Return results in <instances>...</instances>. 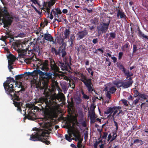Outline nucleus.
<instances>
[{
    "label": "nucleus",
    "instance_id": "1",
    "mask_svg": "<svg viewBox=\"0 0 148 148\" xmlns=\"http://www.w3.org/2000/svg\"><path fill=\"white\" fill-rule=\"evenodd\" d=\"M59 101L61 100L60 98H57L55 97L54 99H52V101L44 97H41L37 99L35 101L36 103H39L38 105L41 106L42 109L45 108V110L44 111V114L46 116H49L50 115V112L49 109L51 110L53 109L57 104L56 102V100Z\"/></svg>",
    "mask_w": 148,
    "mask_h": 148
},
{
    "label": "nucleus",
    "instance_id": "2",
    "mask_svg": "<svg viewBox=\"0 0 148 148\" xmlns=\"http://www.w3.org/2000/svg\"><path fill=\"white\" fill-rule=\"evenodd\" d=\"M37 129L36 133L34 134H32L30 136V140L33 141H40L44 143L46 145H48L50 142L43 138L46 137L47 139L49 136V131L46 130L42 129Z\"/></svg>",
    "mask_w": 148,
    "mask_h": 148
},
{
    "label": "nucleus",
    "instance_id": "3",
    "mask_svg": "<svg viewBox=\"0 0 148 148\" xmlns=\"http://www.w3.org/2000/svg\"><path fill=\"white\" fill-rule=\"evenodd\" d=\"M16 85V87L17 86L18 88H21L20 90L17 91L15 92L14 94H13L12 96H11L13 99V104L15 106L17 107V110L20 112H21L22 110L21 107L22 106L23 103L22 102H19L20 98L19 97V92H22V91H24L25 90V88L24 86L23 85L22 82H16L15 83Z\"/></svg>",
    "mask_w": 148,
    "mask_h": 148
},
{
    "label": "nucleus",
    "instance_id": "4",
    "mask_svg": "<svg viewBox=\"0 0 148 148\" xmlns=\"http://www.w3.org/2000/svg\"><path fill=\"white\" fill-rule=\"evenodd\" d=\"M17 51L18 53V56L21 58H23L25 56H28L30 57L25 58L24 60L25 62L27 64H30L33 61H34V56H35V53H34V51H37V50L34 48L32 49L28 50L27 53V49H18ZM38 52V51H37Z\"/></svg>",
    "mask_w": 148,
    "mask_h": 148
},
{
    "label": "nucleus",
    "instance_id": "5",
    "mask_svg": "<svg viewBox=\"0 0 148 148\" xmlns=\"http://www.w3.org/2000/svg\"><path fill=\"white\" fill-rule=\"evenodd\" d=\"M7 79L3 83V86L6 93L8 95H10L11 96H12L15 91V89L14 88L13 84H10V83L13 82L14 83L15 81L13 78L10 77H8Z\"/></svg>",
    "mask_w": 148,
    "mask_h": 148
},
{
    "label": "nucleus",
    "instance_id": "6",
    "mask_svg": "<svg viewBox=\"0 0 148 148\" xmlns=\"http://www.w3.org/2000/svg\"><path fill=\"white\" fill-rule=\"evenodd\" d=\"M10 16V14L7 10V8L4 6L3 8L0 6V18L3 20V22L5 21L10 25L14 18L13 16Z\"/></svg>",
    "mask_w": 148,
    "mask_h": 148
},
{
    "label": "nucleus",
    "instance_id": "7",
    "mask_svg": "<svg viewBox=\"0 0 148 148\" xmlns=\"http://www.w3.org/2000/svg\"><path fill=\"white\" fill-rule=\"evenodd\" d=\"M34 61H32V62H34L33 64L34 65H36L37 68L44 71H49V69L48 60H46L43 62L40 59L37 58L35 56L34 57Z\"/></svg>",
    "mask_w": 148,
    "mask_h": 148
},
{
    "label": "nucleus",
    "instance_id": "8",
    "mask_svg": "<svg viewBox=\"0 0 148 148\" xmlns=\"http://www.w3.org/2000/svg\"><path fill=\"white\" fill-rule=\"evenodd\" d=\"M80 80L82 82L87 88L88 91L90 92H92L94 90L95 91L94 89L93 88L91 85L92 86L91 82V79L88 78L86 75H84L83 73H80Z\"/></svg>",
    "mask_w": 148,
    "mask_h": 148
},
{
    "label": "nucleus",
    "instance_id": "9",
    "mask_svg": "<svg viewBox=\"0 0 148 148\" xmlns=\"http://www.w3.org/2000/svg\"><path fill=\"white\" fill-rule=\"evenodd\" d=\"M71 56L69 58L66 57L63 59V62H62L61 61H57V65L58 67H60L62 70L67 71L68 68H71L70 64H71Z\"/></svg>",
    "mask_w": 148,
    "mask_h": 148
},
{
    "label": "nucleus",
    "instance_id": "10",
    "mask_svg": "<svg viewBox=\"0 0 148 148\" xmlns=\"http://www.w3.org/2000/svg\"><path fill=\"white\" fill-rule=\"evenodd\" d=\"M114 84L118 88L122 87L123 88H127L131 86L132 85L130 82L127 81H123L119 80L118 81H114Z\"/></svg>",
    "mask_w": 148,
    "mask_h": 148
},
{
    "label": "nucleus",
    "instance_id": "11",
    "mask_svg": "<svg viewBox=\"0 0 148 148\" xmlns=\"http://www.w3.org/2000/svg\"><path fill=\"white\" fill-rule=\"evenodd\" d=\"M110 23V21L109 20L106 23L102 22L100 23L99 26L97 27V29L99 34H101L106 32L108 28Z\"/></svg>",
    "mask_w": 148,
    "mask_h": 148
},
{
    "label": "nucleus",
    "instance_id": "12",
    "mask_svg": "<svg viewBox=\"0 0 148 148\" xmlns=\"http://www.w3.org/2000/svg\"><path fill=\"white\" fill-rule=\"evenodd\" d=\"M47 71H45V73L44 77H42V84L43 85L44 88H47L48 84V79H50L52 77V74L51 73L47 72Z\"/></svg>",
    "mask_w": 148,
    "mask_h": 148
},
{
    "label": "nucleus",
    "instance_id": "13",
    "mask_svg": "<svg viewBox=\"0 0 148 148\" xmlns=\"http://www.w3.org/2000/svg\"><path fill=\"white\" fill-rule=\"evenodd\" d=\"M49 65L51 70L57 72L59 71L60 69L57 65V62H56L52 58H49Z\"/></svg>",
    "mask_w": 148,
    "mask_h": 148
},
{
    "label": "nucleus",
    "instance_id": "14",
    "mask_svg": "<svg viewBox=\"0 0 148 148\" xmlns=\"http://www.w3.org/2000/svg\"><path fill=\"white\" fill-rule=\"evenodd\" d=\"M121 106H113L112 107H109L106 111L104 112V114H110L109 116H111V114L112 113L115 109H121Z\"/></svg>",
    "mask_w": 148,
    "mask_h": 148
},
{
    "label": "nucleus",
    "instance_id": "15",
    "mask_svg": "<svg viewBox=\"0 0 148 148\" xmlns=\"http://www.w3.org/2000/svg\"><path fill=\"white\" fill-rule=\"evenodd\" d=\"M117 16L118 18L121 19H123L124 20H126L127 17L126 15L122 10L118 9L117 10Z\"/></svg>",
    "mask_w": 148,
    "mask_h": 148
},
{
    "label": "nucleus",
    "instance_id": "16",
    "mask_svg": "<svg viewBox=\"0 0 148 148\" xmlns=\"http://www.w3.org/2000/svg\"><path fill=\"white\" fill-rule=\"evenodd\" d=\"M88 34V32L87 30L84 29L83 31H80L77 33L78 38L79 39H82L84 37L86 36Z\"/></svg>",
    "mask_w": 148,
    "mask_h": 148
},
{
    "label": "nucleus",
    "instance_id": "17",
    "mask_svg": "<svg viewBox=\"0 0 148 148\" xmlns=\"http://www.w3.org/2000/svg\"><path fill=\"white\" fill-rule=\"evenodd\" d=\"M32 110L30 111L28 113V115H26L25 117L29 120H34L36 119V115L35 113H32Z\"/></svg>",
    "mask_w": 148,
    "mask_h": 148
},
{
    "label": "nucleus",
    "instance_id": "18",
    "mask_svg": "<svg viewBox=\"0 0 148 148\" xmlns=\"http://www.w3.org/2000/svg\"><path fill=\"white\" fill-rule=\"evenodd\" d=\"M44 39L48 41L52 42L53 43H55V42L53 40V37L51 36V34L48 33L45 34H44Z\"/></svg>",
    "mask_w": 148,
    "mask_h": 148
},
{
    "label": "nucleus",
    "instance_id": "19",
    "mask_svg": "<svg viewBox=\"0 0 148 148\" xmlns=\"http://www.w3.org/2000/svg\"><path fill=\"white\" fill-rule=\"evenodd\" d=\"M8 38H10V42L11 43L14 40V35L12 33L11 31H6L5 33Z\"/></svg>",
    "mask_w": 148,
    "mask_h": 148
},
{
    "label": "nucleus",
    "instance_id": "20",
    "mask_svg": "<svg viewBox=\"0 0 148 148\" xmlns=\"http://www.w3.org/2000/svg\"><path fill=\"white\" fill-rule=\"evenodd\" d=\"M60 49H61V51L60 52L62 53V57L63 58V59L66 57H64L65 56L66 54V52L65 51L66 47L65 45L63 44L60 47Z\"/></svg>",
    "mask_w": 148,
    "mask_h": 148
},
{
    "label": "nucleus",
    "instance_id": "21",
    "mask_svg": "<svg viewBox=\"0 0 148 148\" xmlns=\"http://www.w3.org/2000/svg\"><path fill=\"white\" fill-rule=\"evenodd\" d=\"M127 76L126 79L128 78L129 77H132L133 75V74L131 72H129L128 70L124 68L122 71Z\"/></svg>",
    "mask_w": 148,
    "mask_h": 148
},
{
    "label": "nucleus",
    "instance_id": "22",
    "mask_svg": "<svg viewBox=\"0 0 148 148\" xmlns=\"http://www.w3.org/2000/svg\"><path fill=\"white\" fill-rule=\"evenodd\" d=\"M72 134H73V136L76 139L79 140L80 138V133L78 130H75L73 131ZM75 141H77V140H76Z\"/></svg>",
    "mask_w": 148,
    "mask_h": 148
},
{
    "label": "nucleus",
    "instance_id": "23",
    "mask_svg": "<svg viewBox=\"0 0 148 148\" xmlns=\"http://www.w3.org/2000/svg\"><path fill=\"white\" fill-rule=\"evenodd\" d=\"M75 48L78 51V53H79V51L83 52L86 49V47L83 45H80L79 47H76Z\"/></svg>",
    "mask_w": 148,
    "mask_h": 148
},
{
    "label": "nucleus",
    "instance_id": "24",
    "mask_svg": "<svg viewBox=\"0 0 148 148\" xmlns=\"http://www.w3.org/2000/svg\"><path fill=\"white\" fill-rule=\"evenodd\" d=\"M52 11H53V15H58L62 14V12L60 9L59 8H57L55 10H52Z\"/></svg>",
    "mask_w": 148,
    "mask_h": 148
},
{
    "label": "nucleus",
    "instance_id": "25",
    "mask_svg": "<svg viewBox=\"0 0 148 148\" xmlns=\"http://www.w3.org/2000/svg\"><path fill=\"white\" fill-rule=\"evenodd\" d=\"M60 50L61 49H60L58 51L54 47H52L51 48V51L53 53H54L55 54L56 56L60 55Z\"/></svg>",
    "mask_w": 148,
    "mask_h": 148
},
{
    "label": "nucleus",
    "instance_id": "26",
    "mask_svg": "<svg viewBox=\"0 0 148 148\" xmlns=\"http://www.w3.org/2000/svg\"><path fill=\"white\" fill-rule=\"evenodd\" d=\"M64 38H67L70 33V31L68 29H66L64 31Z\"/></svg>",
    "mask_w": 148,
    "mask_h": 148
},
{
    "label": "nucleus",
    "instance_id": "27",
    "mask_svg": "<svg viewBox=\"0 0 148 148\" xmlns=\"http://www.w3.org/2000/svg\"><path fill=\"white\" fill-rule=\"evenodd\" d=\"M138 34L139 36H142L144 38L147 39L148 40V36H147L145 35L140 30H138Z\"/></svg>",
    "mask_w": 148,
    "mask_h": 148
},
{
    "label": "nucleus",
    "instance_id": "28",
    "mask_svg": "<svg viewBox=\"0 0 148 148\" xmlns=\"http://www.w3.org/2000/svg\"><path fill=\"white\" fill-rule=\"evenodd\" d=\"M3 20L1 19V18H0V22L1 21V23H0V24L1 25L2 24V23H3L4 24V25L3 26V27L4 28H6L7 27H8V26L9 25H9V24H8L7 23H6L5 22V21H3Z\"/></svg>",
    "mask_w": 148,
    "mask_h": 148
},
{
    "label": "nucleus",
    "instance_id": "29",
    "mask_svg": "<svg viewBox=\"0 0 148 148\" xmlns=\"http://www.w3.org/2000/svg\"><path fill=\"white\" fill-rule=\"evenodd\" d=\"M51 1H49L48 3V7L51 8L56 3V0H50Z\"/></svg>",
    "mask_w": 148,
    "mask_h": 148
},
{
    "label": "nucleus",
    "instance_id": "30",
    "mask_svg": "<svg viewBox=\"0 0 148 148\" xmlns=\"http://www.w3.org/2000/svg\"><path fill=\"white\" fill-rule=\"evenodd\" d=\"M7 58L9 60H15V57L12 54L10 53L7 56Z\"/></svg>",
    "mask_w": 148,
    "mask_h": 148
},
{
    "label": "nucleus",
    "instance_id": "31",
    "mask_svg": "<svg viewBox=\"0 0 148 148\" xmlns=\"http://www.w3.org/2000/svg\"><path fill=\"white\" fill-rule=\"evenodd\" d=\"M116 89V88L115 86H111L109 89L110 92L113 94L115 92Z\"/></svg>",
    "mask_w": 148,
    "mask_h": 148
},
{
    "label": "nucleus",
    "instance_id": "32",
    "mask_svg": "<svg viewBox=\"0 0 148 148\" xmlns=\"http://www.w3.org/2000/svg\"><path fill=\"white\" fill-rule=\"evenodd\" d=\"M75 100L77 104H79L81 103L82 99L80 97V95L78 96L77 98L75 99Z\"/></svg>",
    "mask_w": 148,
    "mask_h": 148
},
{
    "label": "nucleus",
    "instance_id": "33",
    "mask_svg": "<svg viewBox=\"0 0 148 148\" xmlns=\"http://www.w3.org/2000/svg\"><path fill=\"white\" fill-rule=\"evenodd\" d=\"M62 88L64 90H66L68 89V87L67 86V84L66 83H62L61 84Z\"/></svg>",
    "mask_w": 148,
    "mask_h": 148
},
{
    "label": "nucleus",
    "instance_id": "34",
    "mask_svg": "<svg viewBox=\"0 0 148 148\" xmlns=\"http://www.w3.org/2000/svg\"><path fill=\"white\" fill-rule=\"evenodd\" d=\"M129 44L128 42H127L123 46L121 47V49L122 51H124L125 50V48H127L129 47Z\"/></svg>",
    "mask_w": 148,
    "mask_h": 148
},
{
    "label": "nucleus",
    "instance_id": "35",
    "mask_svg": "<svg viewBox=\"0 0 148 148\" xmlns=\"http://www.w3.org/2000/svg\"><path fill=\"white\" fill-rule=\"evenodd\" d=\"M139 97L145 100L147 99V96L146 94H140Z\"/></svg>",
    "mask_w": 148,
    "mask_h": 148
},
{
    "label": "nucleus",
    "instance_id": "36",
    "mask_svg": "<svg viewBox=\"0 0 148 148\" xmlns=\"http://www.w3.org/2000/svg\"><path fill=\"white\" fill-rule=\"evenodd\" d=\"M38 73L40 77H41L42 78L43 77H44L45 75V72H43L40 71V69H38Z\"/></svg>",
    "mask_w": 148,
    "mask_h": 148
},
{
    "label": "nucleus",
    "instance_id": "37",
    "mask_svg": "<svg viewBox=\"0 0 148 148\" xmlns=\"http://www.w3.org/2000/svg\"><path fill=\"white\" fill-rule=\"evenodd\" d=\"M21 45L18 43L16 42H13L12 45L14 48L16 47H20Z\"/></svg>",
    "mask_w": 148,
    "mask_h": 148
},
{
    "label": "nucleus",
    "instance_id": "38",
    "mask_svg": "<svg viewBox=\"0 0 148 148\" xmlns=\"http://www.w3.org/2000/svg\"><path fill=\"white\" fill-rule=\"evenodd\" d=\"M71 134H70L69 136L67 134H66L65 135V138L69 142H71L72 141V139L71 138Z\"/></svg>",
    "mask_w": 148,
    "mask_h": 148
},
{
    "label": "nucleus",
    "instance_id": "39",
    "mask_svg": "<svg viewBox=\"0 0 148 148\" xmlns=\"http://www.w3.org/2000/svg\"><path fill=\"white\" fill-rule=\"evenodd\" d=\"M113 135L112 136V137L110 141V142H112L117 137V135L116 132H113Z\"/></svg>",
    "mask_w": 148,
    "mask_h": 148
},
{
    "label": "nucleus",
    "instance_id": "40",
    "mask_svg": "<svg viewBox=\"0 0 148 148\" xmlns=\"http://www.w3.org/2000/svg\"><path fill=\"white\" fill-rule=\"evenodd\" d=\"M32 77H35L38 76V69H36V70H34L33 72H32Z\"/></svg>",
    "mask_w": 148,
    "mask_h": 148
},
{
    "label": "nucleus",
    "instance_id": "41",
    "mask_svg": "<svg viewBox=\"0 0 148 148\" xmlns=\"http://www.w3.org/2000/svg\"><path fill=\"white\" fill-rule=\"evenodd\" d=\"M90 122L91 123H94L96 122L95 118L96 117L94 116L93 117L92 116H90Z\"/></svg>",
    "mask_w": 148,
    "mask_h": 148
},
{
    "label": "nucleus",
    "instance_id": "42",
    "mask_svg": "<svg viewBox=\"0 0 148 148\" xmlns=\"http://www.w3.org/2000/svg\"><path fill=\"white\" fill-rule=\"evenodd\" d=\"M140 99V98H138L136 100H134L133 101V102L132 103V105L134 106H135L139 102V100Z\"/></svg>",
    "mask_w": 148,
    "mask_h": 148
},
{
    "label": "nucleus",
    "instance_id": "43",
    "mask_svg": "<svg viewBox=\"0 0 148 148\" xmlns=\"http://www.w3.org/2000/svg\"><path fill=\"white\" fill-rule=\"evenodd\" d=\"M110 38H112V39H114L116 36V34L115 32H111L110 34Z\"/></svg>",
    "mask_w": 148,
    "mask_h": 148
},
{
    "label": "nucleus",
    "instance_id": "44",
    "mask_svg": "<svg viewBox=\"0 0 148 148\" xmlns=\"http://www.w3.org/2000/svg\"><path fill=\"white\" fill-rule=\"evenodd\" d=\"M24 75L23 74H20L17 75L15 76L16 80H18L23 78V76Z\"/></svg>",
    "mask_w": 148,
    "mask_h": 148
},
{
    "label": "nucleus",
    "instance_id": "45",
    "mask_svg": "<svg viewBox=\"0 0 148 148\" xmlns=\"http://www.w3.org/2000/svg\"><path fill=\"white\" fill-rule=\"evenodd\" d=\"M117 66L118 67L121 69L122 71L125 68L123 65L121 63L117 64Z\"/></svg>",
    "mask_w": 148,
    "mask_h": 148
},
{
    "label": "nucleus",
    "instance_id": "46",
    "mask_svg": "<svg viewBox=\"0 0 148 148\" xmlns=\"http://www.w3.org/2000/svg\"><path fill=\"white\" fill-rule=\"evenodd\" d=\"M123 103L124 105L126 106H128V105L127 104V101L125 99H123L121 100Z\"/></svg>",
    "mask_w": 148,
    "mask_h": 148
},
{
    "label": "nucleus",
    "instance_id": "47",
    "mask_svg": "<svg viewBox=\"0 0 148 148\" xmlns=\"http://www.w3.org/2000/svg\"><path fill=\"white\" fill-rule=\"evenodd\" d=\"M142 142V140L138 139H136L134 140L133 143H132V144L135 143H140Z\"/></svg>",
    "mask_w": 148,
    "mask_h": 148
},
{
    "label": "nucleus",
    "instance_id": "48",
    "mask_svg": "<svg viewBox=\"0 0 148 148\" xmlns=\"http://www.w3.org/2000/svg\"><path fill=\"white\" fill-rule=\"evenodd\" d=\"M75 38V37L73 36H72L69 39V41L71 42V45H72L73 43L74 39Z\"/></svg>",
    "mask_w": 148,
    "mask_h": 148
},
{
    "label": "nucleus",
    "instance_id": "49",
    "mask_svg": "<svg viewBox=\"0 0 148 148\" xmlns=\"http://www.w3.org/2000/svg\"><path fill=\"white\" fill-rule=\"evenodd\" d=\"M8 37L7 36V35L6 34L5 36H2L0 39L3 41H5L6 39Z\"/></svg>",
    "mask_w": 148,
    "mask_h": 148
},
{
    "label": "nucleus",
    "instance_id": "50",
    "mask_svg": "<svg viewBox=\"0 0 148 148\" xmlns=\"http://www.w3.org/2000/svg\"><path fill=\"white\" fill-rule=\"evenodd\" d=\"M46 8L45 9L46 10L45 12L47 13V14H48V17L49 16V15L50 14V9L51 8H49L48 7H46Z\"/></svg>",
    "mask_w": 148,
    "mask_h": 148
},
{
    "label": "nucleus",
    "instance_id": "51",
    "mask_svg": "<svg viewBox=\"0 0 148 148\" xmlns=\"http://www.w3.org/2000/svg\"><path fill=\"white\" fill-rule=\"evenodd\" d=\"M84 139L85 141H86L87 139L88 138V132L87 131H86L84 134Z\"/></svg>",
    "mask_w": 148,
    "mask_h": 148
},
{
    "label": "nucleus",
    "instance_id": "52",
    "mask_svg": "<svg viewBox=\"0 0 148 148\" xmlns=\"http://www.w3.org/2000/svg\"><path fill=\"white\" fill-rule=\"evenodd\" d=\"M92 112V113L90 114V112H89V113L90 114L89 115L90 116H92L93 117L94 116H95V110H90Z\"/></svg>",
    "mask_w": 148,
    "mask_h": 148
},
{
    "label": "nucleus",
    "instance_id": "53",
    "mask_svg": "<svg viewBox=\"0 0 148 148\" xmlns=\"http://www.w3.org/2000/svg\"><path fill=\"white\" fill-rule=\"evenodd\" d=\"M25 74L26 75V76H32V72H25L24 73V74H23L24 75Z\"/></svg>",
    "mask_w": 148,
    "mask_h": 148
},
{
    "label": "nucleus",
    "instance_id": "54",
    "mask_svg": "<svg viewBox=\"0 0 148 148\" xmlns=\"http://www.w3.org/2000/svg\"><path fill=\"white\" fill-rule=\"evenodd\" d=\"M108 134L107 132H103V135L101 137L102 138L106 139L107 136Z\"/></svg>",
    "mask_w": 148,
    "mask_h": 148
},
{
    "label": "nucleus",
    "instance_id": "55",
    "mask_svg": "<svg viewBox=\"0 0 148 148\" xmlns=\"http://www.w3.org/2000/svg\"><path fill=\"white\" fill-rule=\"evenodd\" d=\"M137 47L136 45H133V53H134L137 51Z\"/></svg>",
    "mask_w": 148,
    "mask_h": 148
},
{
    "label": "nucleus",
    "instance_id": "56",
    "mask_svg": "<svg viewBox=\"0 0 148 148\" xmlns=\"http://www.w3.org/2000/svg\"><path fill=\"white\" fill-rule=\"evenodd\" d=\"M84 10H87L88 13H91L92 12V10L91 9H88L87 8H85Z\"/></svg>",
    "mask_w": 148,
    "mask_h": 148
},
{
    "label": "nucleus",
    "instance_id": "57",
    "mask_svg": "<svg viewBox=\"0 0 148 148\" xmlns=\"http://www.w3.org/2000/svg\"><path fill=\"white\" fill-rule=\"evenodd\" d=\"M123 53L122 52H120L119 53L118 59L119 60H121V59L123 55Z\"/></svg>",
    "mask_w": 148,
    "mask_h": 148
},
{
    "label": "nucleus",
    "instance_id": "58",
    "mask_svg": "<svg viewBox=\"0 0 148 148\" xmlns=\"http://www.w3.org/2000/svg\"><path fill=\"white\" fill-rule=\"evenodd\" d=\"M62 14L56 15H54V16H55L56 18H57L58 19H59V18H62Z\"/></svg>",
    "mask_w": 148,
    "mask_h": 148
},
{
    "label": "nucleus",
    "instance_id": "59",
    "mask_svg": "<svg viewBox=\"0 0 148 148\" xmlns=\"http://www.w3.org/2000/svg\"><path fill=\"white\" fill-rule=\"evenodd\" d=\"M39 110V108L37 106H34V107L32 109L30 110H36V112L37 111H38Z\"/></svg>",
    "mask_w": 148,
    "mask_h": 148
},
{
    "label": "nucleus",
    "instance_id": "60",
    "mask_svg": "<svg viewBox=\"0 0 148 148\" xmlns=\"http://www.w3.org/2000/svg\"><path fill=\"white\" fill-rule=\"evenodd\" d=\"M83 98L85 99H89V96L84 94L83 95Z\"/></svg>",
    "mask_w": 148,
    "mask_h": 148
},
{
    "label": "nucleus",
    "instance_id": "61",
    "mask_svg": "<svg viewBox=\"0 0 148 148\" xmlns=\"http://www.w3.org/2000/svg\"><path fill=\"white\" fill-rule=\"evenodd\" d=\"M96 108V106L94 105V104H91L90 107V110H95V109Z\"/></svg>",
    "mask_w": 148,
    "mask_h": 148
},
{
    "label": "nucleus",
    "instance_id": "62",
    "mask_svg": "<svg viewBox=\"0 0 148 148\" xmlns=\"http://www.w3.org/2000/svg\"><path fill=\"white\" fill-rule=\"evenodd\" d=\"M131 77H129V78L128 79L129 81H127L130 82L131 83V84L132 85L134 82L132 80V78Z\"/></svg>",
    "mask_w": 148,
    "mask_h": 148
},
{
    "label": "nucleus",
    "instance_id": "63",
    "mask_svg": "<svg viewBox=\"0 0 148 148\" xmlns=\"http://www.w3.org/2000/svg\"><path fill=\"white\" fill-rule=\"evenodd\" d=\"M77 146L78 148H81L82 147V143L80 142H78L77 143Z\"/></svg>",
    "mask_w": 148,
    "mask_h": 148
},
{
    "label": "nucleus",
    "instance_id": "64",
    "mask_svg": "<svg viewBox=\"0 0 148 148\" xmlns=\"http://www.w3.org/2000/svg\"><path fill=\"white\" fill-rule=\"evenodd\" d=\"M15 60H8V64H12L14 63V62Z\"/></svg>",
    "mask_w": 148,
    "mask_h": 148
}]
</instances>
